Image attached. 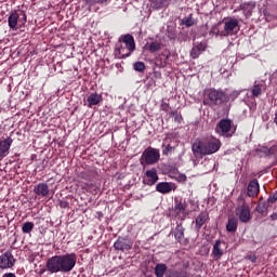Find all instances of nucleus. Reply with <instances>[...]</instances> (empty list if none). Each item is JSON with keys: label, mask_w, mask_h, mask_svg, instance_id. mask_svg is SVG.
Returning a JSON list of instances; mask_svg holds the SVG:
<instances>
[{"label": "nucleus", "mask_w": 277, "mask_h": 277, "mask_svg": "<svg viewBox=\"0 0 277 277\" xmlns=\"http://www.w3.org/2000/svg\"><path fill=\"white\" fill-rule=\"evenodd\" d=\"M93 3H107V0H92Z\"/></svg>", "instance_id": "44"}, {"label": "nucleus", "mask_w": 277, "mask_h": 277, "mask_svg": "<svg viewBox=\"0 0 277 277\" xmlns=\"http://www.w3.org/2000/svg\"><path fill=\"white\" fill-rule=\"evenodd\" d=\"M133 68L136 72H144L146 70V64L144 62H136L133 64Z\"/></svg>", "instance_id": "34"}, {"label": "nucleus", "mask_w": 277, "mask_h": 277, "mask_svg": "<svg viewBox=\"0 0 277 277\" xmlns=\"http://www.w3.org/2000/svg\"><path fill=\"white\" fill-rule=\"evenodd\" d=\"M21 17V15H18V12L13 11L9 18H8V23H9V27L10 29H16V25H18V18Z\"/></svg>", "instance_id": "26"}, {"label": "nucleus", "mask_w": 277, "mask_h": 277, "mask_svg": "<svg viewBox=\"0 0 277 277\" xmlns=\"http://www.w3.org/2000/svg\"><path fill=\"white\" fill-rule=\"evenodd\" d=\"M80 179H84L85 181H90V175H88V172H81Z\"/></svg>", "instance_id": "39"}, {"label": "nucleus", "mask_w": 277, "mask_h": 277, "mask_svg": "<svg viewBox=\"0 0 277 277\" xmlns=\"http://www.w3.org/2000/svg\"><path fill=\"white\" fill-rule=\"evenodd\" d=\"M265 90V81H255L253 88L251 89V94L254 98L261 96Z\"/></svg>", "instance_id": "19"}, {"label": "nucleus", "mask_w": 277, "mask_h": 277, "mask_svg": "<svg viewBox=\"0 0 277 277\" xmlns=\"http://www.w3.org/2000/svg\"><path fill=\"white\" fill-rule=\"evenodd\" d=\"M271 220H277V212H275V213H273V214L271 215Z\"/></svg>", "instance_id": "46"}, {"label": "nucleus", "mask_w": 277, "mask_h": 277, "mask_svg": "<svg viewBox=\"0 0 277 277\" xmlns=\"http://www.w3.org/2000/svg\"><path fill=\"white\" fill-rule=\"evenodd\" d=\"M49 192V184L44 182H41L34 187V194H36V196H41V198H47Z\"/></svg>", "instance_id": "16"}, {"label": "nucleus", "mask_w": 277, "mask_h": 277, "mask_svg": "<svg viewBox=\"0 0 277 277\" xmlns=\"http://www.w3.org/2000/svg\"><path fill=\"white\" fill-rule=\"evenodd\" d=\"M228 101H230V96L224 90L208 89L205 91L203 105L213 107L215 105H224Z\"/></svg>", "instance_id": "2"}, {"label": "nucleus", "mask_w": 277, "mask_h": 277, "mask_svg": "<svg viewBox=\"0 0 277 277\" xmlns=\"http://www.w3.org/2000/svg\"><path fill=\"white\" fill-rule=\"evenodd\" d=\"M168 34H169V38L172 40L174 38V34H172V27L171 26H168V29H167Z\"/></svg>", "instance_id": "41"}, {"label": "nucleus", "mask_w": 277, "mask_h": 277, "mask_svg": "<svg viewBox=\"0 0 277 277\" xmlns=\"http://www.w3.org/2000/svg\"><path fill=\"white\" fill-rule=\"evenodd\" d=\"M85 186L88 187L89 192L97 194L98 193V186L92 184V183H87Z\"/></svg>", "instance_id": "37"}, {"label": "nucleus", "mask_w": 277, "mask_h": 277, "mask_svg": "<svg viewBox=\"0 0 277 277\" xmlns=\"http://www.w3.org/2000/svg\"><path fill=\"white\" fill-rule=\"evenodd\" d=\"M87 103L88 107L92 108L100 103H103V95L98 94L97 92H93L87 97Z\"/></svg>", "instance_id": "18"}, {"label": "nucleus", "mask_w": 277, "mask_h": 277, "mask_svg": "<svg viewBox=\"0 0 277 277\" xmlns=\"http://www.w3.org/2000/svg\"><path fill=\"white\" fill-rule=\"evenodd\" d=\"M175 239H177L179 243L182 246H187L188 243L187 238H185V229L181 225H177L175 229Z\"/></svg>", "instance_id": "24"}, {"label": "nucleus", "mask_w": 277, "mask_h": 277, "mask_svg": "<svg viewBox=\"0 0 277 277\" xmlns=\"http://www.w3.org/2000/svg\"><path fill=\"white\" fill-rule=\"evenodd\" d=\"M174 179H175V181H177V183H185V181H187V175L180 173V172H175Z\"/></svg>", "instance_id": "35"}, {"label": "nucleus", "mask_w": 277, "mask_h": 277, "mask_svg": "<svg viewBox=\"0 0 277 277\" xmlns=\"http://www.w3.org/2000/svg\"><path fill=\"white\" fill-rule=\"evenodd\" d=\"M238 224H239V221L237 219L230 217L226 225L228 233H235V230H237Z\"/></svg>", "instance_id": "28"}, {"label": "nucleus", "mask_w": 277, "mask_h": 277, "mask_svg": "<svg viewBox=\"0 0 277 277\" xmlns=\"http://www.w3.org/2000/svg\"><path fill=\"white\" fill-rule=\"evenodd\" d=\"M177 120H179V122H181V120H183V118L180 117Z\"/></svg>", "instance_id": "49"}, {"label": "nucleus", "mask_w": 277, "mask_h": 277, "mask_svg": "<svg viewBox=\"0 0 277 277\" xmlns=\"http://www.w3.org/2000/svg\"><path fill=\"white\" fill-rule=\"evenodd\" d=\"M168 272V266L166 264H157L155 267V275L157 277H163V275Z\"/></svg>", "instance_id": "29"}, {"label": "nucleus", "mask_w": 277, "mask_h": 277, "mask_svg": "<svg viewBox=\"0 0 277 277\" xmlns=\"http://www.w3.org/2000/svg\"><path fill=\"white\" fill-rule=\"evenodd\" d=\"M259 192H260L259 180L251 181L247 188V194L249 198H256V196H259Z\"/></svg>", "instance_id": "17"}, {"label": "nucleus", "mask_w": 277, "mask_h": 277, "mask_svg": "<svg viewBox=\"0 0 277 277\" xmlns=\"http://www.w3.org/2000/svg\"><path fill=\"white\" fill-rule=\"evenodd\" d=\"M239 206L236 208V215L239 217L242 224H248L252 220V214L250 213V206L246 203V199L240 195L238 197Z\"/></svg>", "instance_id": "5"}, {"label": "nucleus", "mask_w": 277, "mask_h": 277, "mask_svg": "<svg viewBox=\"0 0 277 277\" xmlns=\"http://www.w3.org/2000/svg\"><path fill=\"white\" fill-rule=\"evenodd\" d=\"M185 202H180L179 205L175 206L174 213L176 214L175 217L179 220H185L187 217V211Z\"/></svg>", "instance_id": "23"}, {"label": "nucleus", "mask_w": 277, "mask_h": 277, "mask_svg": "<svg viewBox=\"0 0 277 277\" xmlns=\"http://www.w3.org/2000/svg\"><path fill=\"white\" fill-rule=\"evenodd\" d=\"M49 274H64V254L53 255L45 262Z\"/></svg>", "instance_id": "4"}, {"label": "nucleus", "mask_w": 277, "mask_h": 277, "mask_svg": "<svg viewBox=\"0 0 277 277\" xmlns=\"http://www.w3.org/2000/svg\"><path fill=\"white\" fill-rule=\"evenodd\" d=\"M22 14L24 16V23H27V14H25V11H22Z\"/></svg>", "instance_id": "45"}, {"label": "nucleus", "mask_w": 277, "mask_h": 277, "mask_svg": "<svg viewBox=\"0 0 277 277\" xmlns=\"http://www.w3.org/2000/svg\"><path fill=\"white\" fill-rule=\"evenodd\" d=\"M248 261H251V263H256V255H247Z\"/></svg>", "instance_id": "40"}, {"label": "nucleus", "mask_w": 277, "mask_h": 277, "mask_svg": "<svg viewBox=\"0 0 277 277\" xmlns=\"http://www.w3.org/2000/svg\"><path fill=\"white\" fill-rule=\"evenodd\" d=\"M277 200V193L272 195L269 198H268V202H276Z\"/></svg>", "instance_id": "42"}, {"label": "nucleus", "mask_w": 277, "mask_h": 277, "mask_svg": "<svg viewBox=\"0 0 277 277\" xmlns=\"http://www.w3.org/2000/svg\"><path fill=\"white\" fill-rule=\"evenodd\" d=\"M124 48L128 50V55H131L135 51V39L132 35H123L119 38Z\"/></svg>", "instance_id": "10"}, {"label": "nucleus", "mask_w": 277, "mask_h": 277, "mask_svg": "<svg viewBox=\"0 0 277 277\" xmlns=\"http://www.w3.org/2000/svg\"><path fill=\"white\" fill-rule=\"evenodd\" d=\"M268 209H269V205H267V202L265 201H260L256 207V211L258 213H261V215H267Z\"/></svg>", "instance_id": "30"}, {"label": "nucleus", "mask_w": 277, "mask_h": 277, "mask_svg": "<svg viewBox=\"0 0 277 277\" xmlns=\"http://www.w3.org/2000/svg\"><path fill=\"white\" fill-rule=\"evenodd\" d=\"M146 179L143 180L144 185H148L149 187H153L157 181H159V175L157 174V169L151 168L145 172Z\"/></svg>", "instance_id": "12"}, {"label": "nucleus", "mask_w": 277, "mask_h": 277, "mask_svg": "<svg viewBox=\"0 0 277 277\" xmlns=\"http://www.w3.org/2000/svg\"><path fill=\"white\" fill-rule=\"evenodd\" d=\"M149 53H157L158 51H161V42L159 41H151L148 45Z\"/></svg>", "instance_id": "31"}, {"label": "nucleus", "mask_w": 277, "mask_h": 277, "mask_svg": "<svg viewBox=\"0 0 277 277\" xmlns=\"http://www.w3.org/2000/svg\"><path fill=\"white\" fill-rule=\"evenodd\" d=\"M206 49L207 44L200 42L197 45L193 47V49L190 50V56L193 57V60H198V57H200V54L205 52Z\"/></svg>", "instance_id": "22"}, {"label": "nucleus", "mask_w": 277, "mask_h": 277, "mask_svg": "<svg viewBox=\"0 0 277 277\" xmlns=\"http://www.w3.org/2000/svg\"><path fill=\"white\" fill-rule=\"evenodd\" d=\"M166 274V277H174V273L170 272V271H167Z\"/></svg>", "instance_id": "43"}, {"label": "nucleus", "mask_w": 277, "mask_h": 277, "mask_svg": "<svg viewBox=\"0 0 277 277\" xmlns=\"http://www.w3.org/2000/svg\"><path fill=\"white\" fill-rule=\"evenodd\" d=\"M237 29H239V22L237 19H229L224 23V31L221 32V36H232Z\"/></svg>", "instance_id": "13"}, {"label": "nucleus", "mask_w": 277, "mask_h": 277, "mask_svg": "<svg viewBox=\"0 0 277 277\" xmlns=\"http://www.w3.org/2000/svg\"><path fill=\"white\" fill-rule=\"evenodd\" d=\"M263 150H264L265 155H269V148L263 147Z\"/></svg>", "instance_id": "47"}, {"label": "nucleus", "mask_w": 277, "mask_h": 277, "mask_svg": "<svg viewBox=\"0 0 277 277\" xmlns=\"http://www.w3.org/2000/svg\"><path fill=\"white\" fill-rule=\"evenodd\" d=\"M77 265V254L76 253H65L63 254V274H70L75 266Z\"/></svg>", "instance_id": "6"}, {"label": "nucleus", "mask_w": 277, "mask_h": 277, "mask_svg": "<svg viewBox=\"0 0 277 277\" xmlns=\"http://www.w3.org/2000/svg\"><path fill=\"white\" fill-rule=\"evenodd\" d=\"M34 222H25L23 225H22V232L25 234V235H29V233H31V230H34Z\"/></svg>", "instance_id": "32"}, {"label": "nucleus", "mask_w": 277, "mask_h": 277, "mask_svg": "<svg viewBox=\"0 0 277 277\" xmlns=\"http://www.w3.org/2000/svg\"><path fill=\"white\" fill-rule=\"evenodd\" d=\"M207 220H209V212L202 211L199 213V215L196 217V228L197 230H200L202 226H205Z\"/></svg>", "instance_id": "25"}, {"label": "nucleus", "mask_w": 277, "mask_h": 277, "mask_svg": "<svg viewBox=\"0 0 277 277\" xmlns=\"http://www.w3.org/2000/svg\"><path fill=\"white\" fill-rule=\"evenodd\" d=\"M212 256L215 261H220L224 256V251L222 250V240H215L212 249Z\"/></svg>", "instance_id": "20"}, {"label": "nucleus", "mask_w": 277, "mask_h": 277, "mask_svg": "<svg viewBox=\"0 0 277 277\" xmlns=\"http://www.w3.org/2000/svg\"><path fill=\"white\" fill-rule=\"evenodd\" d=\"M14 140L8 136L5 140L0 141V159H3L10 155V148Z\"/></svg>", "instance_id": "14"}, {"label": "nucleus", "mask_w": 277, "mask_h": 277, "mask_svg": "<svg viewBox=\"0 0 277 277\" xmlns=\"http://www.w3.org/2000/svg\"><path fill=\"white\" fill-rule=\"evenodd\" d=\"M232 129H233V122L229 119H222L216 124L215 131L216 133H219V135H224L225 137H228V135L233 133Z\"/></svg>", "instance_id": "8"}, {"label": "nucleus", "mask_w": 277, "mask_h": 277, "mask_svg": "<svg viewBox=\"0 0 277 277\" xmlns=\"http://www.w3.org/2000/svg\"><path fill=\"white\" fill-rule=\"evenodd\" d=\"M174 140V134H167V136L163 138L162 141V155H170V153H172V149L174 148V146H172Z\"/></svg>", "instance_id": "15"}, {"label": "nucleus", "mask_w": 277, "mask_h": 277, "mask_svg": "<svg viewBox=\"0 0 277 277\" xmlns=\"http://www.w3.org/2000/svg\"><path fill=\"white\" fill-rule=\"evenodd\" d=\"M254 8H256V4L252 2H247V3L240 4L238 6V10L243 11L245 16L249 18V16H252V12H254Z\"/></svg>", "instance_id": "21"}, {"label": "nucleus", "mask_w": 277, "mask_h": 277, "mask_svg": "<svg viewBox=\"0 0 277 277\" xmlns=\"http://www.w3.org/2000/svg\"><path fill=\"white\" fill-rule=\"evenodd\" d=\"M114 53L117 60H127V57H131L129 50H127L126 45H123L120 40L116 43Z\"/></svg>", "instance_id": "11"}, {"label": "nucleus", "mask_w": 277, "mask_h": 277, "mask_svg": "<svg viewBox=\"0 0 277 277\" xmlns=\"http://www.w3.org/2000/svg\"><path fill=\"white\" fill-rule=\"evenodd\" d=\"M181 25H185V27H194V25H196V21L192 17V15H189L181 21Z\"/></svg>", "instance_id": "33"}, {"label": "nucleus", "mask_w": 277, "mask_h": 277, "mask_svg": "<svg viewBox=\"0 0 277 277\" xmlns=\"http://www.w3.org/2000/svg\"><path fill=\"white\" fill-rule=\"evenodd\" d=\"M222 148V142L215 137H211L206 142L195 143L193 145L194 155H213Z\"/></svg>", "instance_id": "1"}, {"label": "nucleus", "mask_w": 277, "mask_h": 277, "mask_svg": "<svg viewBox=\"0 0 277 277\" xmlns=\"http://www.w3.org/2000/svg\"><path fill=\"white\" fill-rule=\"evenodd\" d=\"M149 1L156 10H161V8H163V3L166 2V0H149Z\"/></svg>", "instance_id": "36"}, {"label": "nucleus", "mask_w": 277, "mask_h": 277, "mask_svg": "<svg viewBox=\"0 0 277 277\" xmlns=\"http://www.w3.org/2000/svg\"><path fill=\"white\" fill-rule=\"evenodd\" d=\"M114 248H115V250H119L121 252H129V250H131V248H133V242H131V240H129V238L119 237L114 242Z\"/></svg>", "instance_id": "9"}, {"label": "nucleus", "mask_w": 277, "mask_h": 277, "mask_svg": "<svg viewBox=\"0 0 277 277\" xmlns=\"http://www.w3.org/2000/svg\"><path fill=\"white\" fill-rule=\"evenodd\" d=\"M156 190L159 194H170V192H172V186L168 182H160L157 184Z\"/></svg>", "instance_id": "27"}, {"label": "nucleus", "mask_w": 277, "mask_h": 277, "mask_svg": "<svg viewBox=\"0 0 277 277\" xmlns=\"http://www.w3.org/2000/svg\"><path fill=\"white\" fill-rule=\"evenodd\" d=\"M44 272H47V268H41L39 272V275L42 276V274H44Z\"/></svg>", "instance_id": "48"}, {"label": "nucleus", "mask_w": 277, "mask_h": 277, "mask_svg": "<svg viewBox=\"0 0 277 277\" xmlns=\"http://www.w3.org/2000/svg\"><path fill=\"white\" fill-rule=\"evenodd\" d=\"M161 159V151L155 147H147L141 155L140 163L143 168L146 166H155V163H159Z\"/></svg>", "instance_id": "3"}, {"label": "nucleus", "mask_w": 277, "mask_h": 277, "mask_svg": "<svg viewBox=\"0 0 277 277\" xmlns=\"http://www.w3.org/2000/svg\"><path fill=\"white\" fill-rule=\"evenodd\" d=\"M228 96H229V101H235V98L239 96V92L234 91L232 94H228Z\"/></svg>", "instance_id": "38"}, {"label": "nucleus", "mask_w": 277, "mask_h": 277, "mask_svg": "<svg viewBox=\"0 0 277 277\" xmlns=\"http://www.w3.org/2000/svg\"><path fill=\"white\" fill-rule=\"evenodd\" d=\"M16 265V259L12 251H5L0 255V269H12Z\"/></svg>", "instance_id": "7"}]
</instances>
